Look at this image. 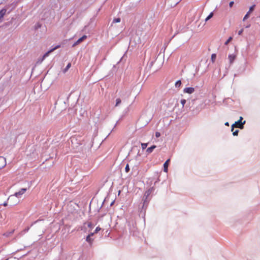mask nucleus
<instances>
[{
    "label": "nucleus",
    "instance_id": "obj_16",
    "mask_svg": "<svg viewBox=\"0 0 260 260\" xmlns=\"http://www.w3.org/2000/svg\"><path fill=\"white\" fill-rule=\"evenodd\" d=\"M14 232V230H13L10 232H7L4 234V236H5V237H9L10 236L13 234Z\"/></svg>",
    "mask_w": 260,
    "mask_h": 260
},
{
    "label": "nucleus",
    "instance_id": "obj_40",
    "mask_svg": "<svg viewBox=\"0 0 260 260\" xmlns=\"http://www.w3.org/2000/svg\"><path fill=\"white\" fill-rule=\"evenodd\" d=\"M113 203H114V202H112L111 203L110 205H111V206H112V205H113Z\"/></svg>",
    "mask_w": 260,
    "mask_h": 260
},
{
    "label": "nucleus",
    "instance_id": "obj_7",
    "mask_svg": "<svg viewBox=\"0 0 260 260\" xmlns=\"http://www.w3.org/2000/svg\"><path fill=\"white\" fill-rule=\"evenodd\" d=\"M87 38V36L86 35H83L82 37L78 39V40L75 42L72 45V47H74L76 46L77 45L80 44L84 40L86 39Z\"/></svg>",
    "mask_w": 260,
    "mask_h": 260
},
{
    "label": "nucleus",
    "instance_id": "obj_20",
    "mask_svg": "<svg viewBox=\"0 0 260 260\" xmlns=\"http://www.w3.org/2000/svg\"><path fill=\"white\" fill-rule=\"evenodd\" d=\"M121 21V19L119 18V17H118V18H114V19L113 20V21H112V24L113 23H119Z\"/></svg>",
    "mask_w": 260,
    "mask_h": 260
},
{
    "label": "nucleus",
    "instance_id": "obj_19",
    "mask_svg": "<svg viewBox=\"0 0 260 260\" xmlns=\"http://www.w3.org/2000/svg\"><path fill=\"white\" fill-rule=\"evenodd\" d=\"M181 81L180 80H179L175 82V87L176 88H179L181 86Z\"/></svg>",
    "mask_w": 260,
    "mask_h": 260
},
{
    "label": "nucleus",
    "instance_id": "obj_14",
    "mask_svg": "<svg viewBox=\"0 0 260 260\" xmlns=\"http://www.w3.org/2000/svg\"><path fill=\"white\" fill-rule=\"evenodd\" d=\"M126 58H127L126 52H125V53L123 54V55L121 57L118 63L124 62L126 61Z\"/></svg>",
    "mask_w": 260,
    "mask_h": 260
},
{
    "label": "nucleus",
    "instance_id": "obj_36",
    "mask_svg": "<svg viewBox=\"0 0 260 260\" xmlns=\"http://www.w3.org/2000/svg\"><path fill=\"white\" fill-rule=\"evenodd\" d=\"M3 205L4 206H7V205H8L7 204V202H4Z\"/></svg>",
    "mask_w": 260,
    "mask_h": 260
},
{
    "label": "nucleus",
    "instance_id": "obj_37",
    "mask_svg": "<svg viewBox=\"0 0 260 260\" xmlns=\"http://www.w3.org/2000/svg\"><path fill=\"white\" fill-rule=\"evenodd\" d=\"M84 229H85V228L84 226L81 227V230L83 231Z\"/></svg>",
    "mask_w": 260,
    "mask_h": 260
},
{
    "label": "nucleus",
    "instance_id": "obj_24",
    "mask_svg": "<svg viewBox=\"0 0 260 260\" xmlns=\"http://www.w3.org/2000/svg\"><path fill=\"white\" fill-rule=\"evenodd\" d=\"M147 145H148L147 143H142L141 144L142 149L143 150L145 149L147 146Z\"/></svg>",
    "mask_w": 260,
    "mask_h": 260
},
{
    "label": "nucleus",
    "instance_id": "obj_13",
    "mask_svg": "<svg viewBox=\"0 0 260 260\" xmlns=\"http://www.w3.org/2000/svg\"><path fill=\"white\" fill-rule=\"evenodd\" d=\"M156 147V145H152L146 149V152L148 154L151 153Z\"/></svg>",
    "mask_w": 260,
    "mask_h": 260
},
{
    "label": "nucleus",
    "instance_id": "obj_18",
    "mask_svg": "<svg viewBox=\"0 0 260 260\" xmlns=\"http://www.w3.org/2000/svg\"><path fill=\"white\" fill-rule=\"evenodd\" d=\"M214 13L213 12H211L209 15L205 19V21L207 22L209 19H210L213 16Z\"/></svg>",
    "mask_w": 260,
    "mask_h": 260
},
{
    "label": "nucleus",
    "instance_id": "obj_26",
    "mask_svg": "<svg viewBox=\"0 0 260 260\" xmlns=\"http://www.w3.org/2000/svg\"><path fill=\"white\" fill-rule=\"evenodd\" d=\"M233 132V135L234 136H238V133H239V131L238 129H236V131H232Z\"/></svg>",
    "mask_w": 260,
    "mask_h": 260
},
{
    "label": "nucleus",
    "instance_id": "obj_25",
    "mask_svg": "<svg viewBox=\"0 0 260 260\" xmlns=\"http://www.w3.org/2000/svg\"><path fill=\"white\" fill-rule=\"evenodd\" d=\"M180 103L182 106V107H184V105L185 104V103H186V100L185 99H182L180 101Z\"/></svg>",
    "mask_w": 260,
    "mask_h": 260
},
{
    "label": "nucleus",
    "instance_id": "obj_32",
    "mask_svg": "<svg viewBox=\"0 0 260 260\" xmlns=\"http://www.w3.org/2000/svg\"><path fill=\"white\" fill-rule=\"evenodd\" d=\"M29 227H27V228H25V229L23 230V232H24V233H26V232H27L29 231Z\"/></svg>",
    "mask_w": 260,
    "mask_h": 260
},
{
    "label": "nucleus",
    "instance_id": "obj_21",
    "mask_svg": "<svg viewBox=\"0 0 260 260\" xmlns=\"http://www.w3.org/2000/svg\"><path fill=\"white\" fill-rule=\"evenodd\" d=\"M216 55L215 53H213L211 55V60L212 62H214L216 59Z\"/></svg>",
    "mask_w": 260,
    "mask_h": 260
},
{
    "label": "nucleus",
    "instance_id": "obj_17",
    "mask_svg": "<svg viewBox=\"0 0 260 260\" xmlns=\"http://www.w3.org/2000/svg\"><path fill=\"white\" fill-rule=\"evenodd\" d=\"M71 63L70 62H69L67 64L66 67L63 70V73H66L68 71V70L71 68Z\"/></svg>",
    "mask_w": 260,
    "mask_h": 260
},
{
    "label": "nucleus",
    "instance_id": "obj_35",
    "mask_svg": "<svg viewBox=\"0 0 260 260\" xmlns=\"http://www.w3.org/2000/svg\"><path fill=\"white\" fill-rule=\"evenodd\" d=\"M41 27V25L39 23H37L36 25V28H38Z\"/></svg>",
    "mask_w": 260,
    "mask_h": 260
},
{
    "label": "nucleus",
    "instance_id": "obj_15",
    "mask_svg": "<svg viewBox=\"0 0 260 260\" xmlns=\"http://www.w3.org/2000/svg\"><path fill=\"white\" fill-rule=\"evenodd\" d=\"M86 241L91 245L93 241V239L90 236L87 235L86 238Z\"/></svg>",
    "mask_w": 260,
    "mask_h": 260
},
{
    "label": "nucleus",
    "instance_id": "obj_22",
    "mask_svg": "<svg viewBox=\"0 0 260 260\" xmlns=\"http://www.w3.org/2000/svg\"><path fill=\"white\" fill-rule=\"evenodd\" d=\"M121 102V100L120 98H117L116 100V104L115 106H118Z\"/></svg>",
    "mask_w": 260,
    "mask_h": 260
},
{
    "label": "nucleus",
    "instance_id": "obj_10",
    "mask_svg": "<svg viewBox=\"0 0 260 260\" xmlns=\"http://www.w3.org/2000/svg\"><path fill=\"white\" fill-rule=\"evenodd\" d=\"M156 60V58H155V57L153 59L149 61V62L148 63V64L147 65L146 69L148 70H150Z\"/></svg>",
    "mask_w": 260,
    "mask_h": 260
},
{
    "label": "nucleus",
    "instance_id": "obj_23",
    "mask_svg": "<svg viewBox=\"0 0 260 260\" xmlns=\"http://www.w3.org/2000/svg\"><path fill=\"white\" fill-rule=\"evenodd\" d=\"M87 226L90 228V229H92L94 227V225L90 222H88L87 223Z\"/></svg>",
    "mask_w": 260,
    "mask_h": 260
},
{
    "label": "nucleus",
    "instance_id": "obj_12",
    "mask_svg": "<svg viewBox=\"0 0 260 260\" xmlns=\"http://www.w3.org/2000/svg\"><path fill=\"white\" fill-rule=\"evenodd\" d=\"M228 58L229 59L230 64H232L236 58V55L234 54H229L228 56Z\"/></svg>",
    "mask_w": 260,
    "mask_h": 260
},
{
    "label": "nucleus",
    "instance_id": "obj_8",
    "mask_svg": "<svg viewBox=\"0 0 260 260\" xmlns=\"http://www.w3.org/2000/svg\"><path fill=\"white\" fill-rule=\"evenodd\" d=\"M194 91V88L192 87H186L183 89L184 93L191 94Z\"/></svg>",
    "mask_w": 260,
    "mask_h": 260
},
{
    "label": "nucleus",
    "instance_id": "obj_33",
    "mask_svg": "<svg viewBox=\"0 0 260 260\" xmlns=\"http://www.w3.org/2000/svg\"><path fill=\"white\" fill-rule=\"evenodd\" d=\"M234 2L233 1H232V2H230V3H229V6L230 7H232L233 5H234Z\"/></svg>",
    "mask_w": 260,
    "mask_h": 260
},
{
    "label": "nucleus",
    "instance_id": "obj_1",
    "mask_svg": "<svg viewBox=\"0 0 260 260\" xmlns=\"http://www.w3.org/2000/svg\"><path fill=\"white\" fill-rule=\"evenodd\" d=\"M154 190L155 188L153 186L150 187L145 192L143 198L142 199L143 205L141 209L139 211V215L140 217H141L143 218L144 221H145V214L146 209L147 208L149 201H150V198H149V197L151 193L154 191Z\"/></svg>",
    "mask_w": 260,
    "mask_h": 260
},
{
    "label": "nucleus",
    "instance_id": "obj_38",
    "mask_svg": "<svg viewBox=\"0 0 260 260\" xmlns=\"http://www.w3.org/2000/svg\"><path fill=\"white\" fill-rule=\"evenodd\" d=\"M225 125L226 126H229V123L228 122H226L225 123H224Z\"/></svg>",
    "mask_w": 260,
    "mask_h": 260
},
{
    "label": "nucleus",
    "instance_id": "obj_39",
    "mask_svg": "<svg viewBox=\"0 0 260 260\" xmlns=\"http://www.w3.org/2000/svg\"><path fill=\"white\" fill-rule=\"evenodd\" d=\"M104 204V201L103 202L102 205V206H101V207H100V209L102 208V206H103V205Z\"/></svg>",
    "mask_w": 260,
    "mask_h": 260
},
{
    "label": "nucleus",
    "instance_id": "obj_30",
    "mask_svg": "<svg viewBox=\"0 0 260 260\" xmlns=\"http://www.w3.org/2000/svg\"><path fill=\"white\" fill-rule=\"evenodd\" d=\"M155 136L156 138H159L160 136V133L158 132H155Z\"/></svg>",
    "mask_w": 260,
    "mask_h": 260
},
{
    "label": "nucleus",
    "instance_id": "obj_2",
    "mask_svg": "<svg viewBox=\"0 0 260 260\" xmlns=\"http://www.w3.org/2000/svg\"><path fill=\"white\" fill-rule=\"evenodd\" d=\"M243 117L242 116L240 117L239 119L236 121L235 123L233 124L231 126V131H234V126L236 125L237 127L240 129H243L244 128V124L245 123L246 121H242L243 120Z\"/></svg>",
    "mask_w": 260,
    "mask_h": 260
},
{
    "label": "nucleus",
    "instance_id": "obj_41",
    "mask_svg": "<svg viewBox=\"0 0 260 260\" xmlns=\"http://www.w3.org/2000/svg\"><path fill=\"white\" fill-rule=\"evenodd\" d=\"M0 164H2V162L1 161H0Z\"/></svg>",
    "mask_w": 260,
    "mask_h": 260
},
{
    "label": "nucleus",
    "instance_id": "obj_27",
    "mask_svg": "<svg viewBox=\"0 0 260 260\" xmlns=\"http://www.w3.org/2000/svg\"><path fill=\"white\" fill-rule=\"evenodd\" d=\"M130 170V169H129V165L128 164H126L125 167V171L127 173Z\"/></svg>",
    "mask_w": 260,
    "mask_h": 260
},
{
    "label": "nucleus",
    "instance_id": "obj_28",
    "mask_svg": "<svg viewBox=\"0 0 260 260\" xmlns=\"http://www.w3.org/2000/svg\"><path fill=\"white\" fill-rule=\"evenodd\" d=\"M100 230H101V228L99 226H98L96 228L94 232L96 234V233H98Z\"/></svg>",
    "mask_w": 260,
    "mask_h": 260
},
{
    "label": "nucleus",
    "instance_id": "obj_6",
    "mask_svg": "<svg viewBox=\"0 0 260 260\" xmlns=\"http://www.w3.org/2000/svg\"><path fill=\"white\" fill-rule=\"evenodd\" d=\"M255 7V5H253L249 8V11L247 12V13L245 14V15L243 17V21H245L249 17L250 13L252 12L254 10Z\"/></svg>",
    "mask_w": 260,
    "mask_h": 260
},
{
    "label": "nucleus",
    "instance_id": "obj_5",
    "mask_svg": "<svg viewBox=\"0 0 260 260\" xmlns=\"http://www.w3.org/2000/svg\"><path fill=\"white\" fill-rule=\"evenodd\" d=\"M60 47V45H56V46H55L54 47L52 48V49L49 50L47 52H46L43 55V56L42 57V58L41 59V61L45 59V58L47 57L50 53H51L52 52H53L55 50L59 48Z\"/></svg>",
    "mask_w": 260,
    "mask_h": 260
},
{
    "label": "nucleus",
    "instance_id": "obj_4",
    "mask_svg": "<svg viewBox=\"0 0 260 260\" xmlns=\"http://www.w3.org/2000/svg\"><path fill=\"white\" fill-rule=\"evenodd\" d=\"M26 191V188H21L19 191L15 192L14 195L11 196L9 198L8 200H11L13 198H14L15 197H17V198L20 197L21 195L24 194Z\"/></svg>",
    "mask_w": 260,
    "mask_h": 260
},
{
    "label": "nucleus",
    "instance_id": "obj_11",
    "mask_svg": "<svg viewBox=\"0 0 260 260\" xmlns=\"http://www.w3.org/2000/svg\"><path fill=\"white\" fill-rule=\"evenodd\" d=\"M0 161L2 162V165L0 166V170H1L6 166V159L5 157L0 156Z\"/></svg>",
    "mask_w": 260,
    "mask_h": 260
},
{
    "label": "nucleus",
    "instance_id": "obj_29",
    "mask_svg": "<svg viewBox=\"0 0 260 260\" xmlns=\"http://www.w3.org/2000/svg\"><path fill=\"white\" fill-rule=\"evenodd\" d=\"M232 40V38L230 37L227 41L225 42V45H227L231 40Z\"/></svg>",
    "mask_w": 260,
    "mask_h": 260
},
{
    "label": "nucleus",
    "instance_id": "obj_3",
    "mask_svg": "<svg viewBox=\"0 0 260 260\" xmlns=\"http://www.w3.org/2000/svg\"><path fill=\"white\" fill-rule=\"evenodd\" d=\"M10 7V6L9 5L6 6L0 10V20L4 17V15L7 13L8 14L10 13L12 9H9Z\"/></svg>",
    "mask_w": 260,
    "mask_h": 260
},
{
    "label": "nucleus",
    "instance_id": "obj_9",
    "mask_svg": "<svg viewBox=\"0 0 260 260\" xmlns=\"http://www.w3.org/2000/svg\"><path fill=\"white\" fill-rule=\"evenodd\" d=\"M170 162V159L169 158L164 164V165H163V166H164V171L165 172H166V173L168 172V166H169Z\"/></svg>",
    "mask_w": 260,
    "mask_h": 260
},
{
    "label": "nucleus",
    "instance_id": "obj_31",
    "mask_svg": "<svg viewBox=\"0 0 260 260\" xmlns=\"http://www.w3.org/2000/svg\"><path fill=\"white\" fill-rule=\"evenodd\" d=\"M243 29H240V30H239L238 32V35H241L243 33Z\"/></svg>",
    "mask_w": 260,
    "mask_h": 260
},
{
    "label": "nucleus",
    "instance_id": "obj_34",
    "mask_svg": "<svg viewBox=\"0 0 260 260\" xmlns=\"http://www.w3.org/2000/svg\"><path fill=\"white\" fill-rule=\"evenodd\" d=\"M95 233L93 232H90L88 235L90 236L91 237L93 236Z\"/></svg>",
    "mask_w": 260,
    "mask_h": 260
}]
</instances>
